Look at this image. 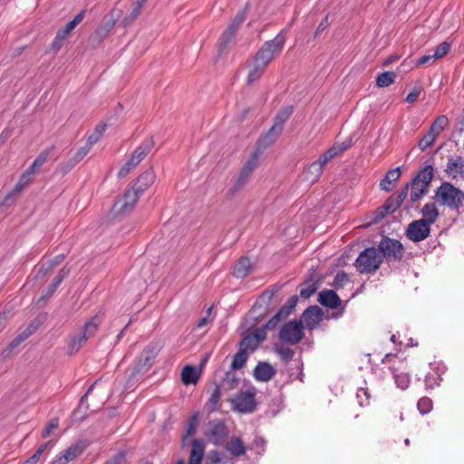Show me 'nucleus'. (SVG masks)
<instances>
[{"label":"nucleus","instance_id":"5fc2aeb1","mask_svg":"<svg viewBox=\"0 0 464 464\" xmlns=\"http://www.w3.org/2000/svg\"><path fill=\"white\" fill-rule=\"evenodd\" d=\"M147 0H137L130 15H129V22L134 21L140 14L144 5L146 4Z\"/></svg>","mask_w":464,"mask_h":464},{"label":"nucleus","instance_id":"f257e3e1","mask_svg":"<svg viewBox=\"0 0 464 464\" xmlns=\"http://www.w3.org/2000/svg\"><path fill=\"white\" fill-rule=\"evenodd\" d=\"M464 200V192L450 182H443L437 188L435 201L450 209L459 210Z\"/></svg>","mask_w":464,"mask_h":464},{"label":"nucleus","instance_id":"774afa93","mask_svg":"<svg viewBox=\"0 0 464 464\" xmlns=\"http://www.w3.org/2000/svg\"><path fill=\"white\" fill-rule=\"evenodd\" d=\"M421 92L420 88H414L406 97L405 101L409 103L416 102Z\"/></svg>","mask_w":464,"mask_h":464},{"label":"nucleus","instance_id":"f03ea898","mask_svg":"<svg viewBox=\"0 0 464 464\" xmlns=\"http://www.w3.org/2000/svg\"><path fill=\"white\" fill-rule=\"evenodd\" d=\"M285 43V30H282L274 39L266 41L259 51L256 53L254 60L266 65L274 60L275 56L279 54Z\"/></svg>","mask_w":464,"mask_h":464},{"label":"nucleus","instance_id":"3c124183","mask_svg":"<svg viewBox=\"0 0 464 464\" xmlns=\"http://www.w3.org/2000/svg\"><path fill=\"white\" fill-rule=\"evenodd\" d=\"M59 427V419L58 418H53L51 419L44 429L42 431V437L44 439L48 438L52 435L53 431Z\"/></svg>","mask_w":464,"mask_h":464},{"label":"nucleus","instance_id":"6e6d98bb","mask_svg":"<svg viewBox=\"0 0 464 464\" xmlns=\"http://www.w3.org/2000/svg\"><path fill=\"white\" fill-rule=\"evenodd\" d=\"M436 140L434 134L428 131L419 141L420 148L424 150L427 148L430 147Z\"/></svg>","mask_w":464,"mask_h":464},{"label":"nucleus","instance_id":"c85d7f7f","mask_svg":"<svg viewBox=\"0 0 464 464\" xmlns=\"http://www.w3.org/2000/svg\"><path fill=\"white\" fill-rule=\"evenodd\" d=\"M102 321V315L98 313L84 324L83 329H82L80 332L84 334L87 339L92 338L98 331Z\"/></svg>","mask_w":464,"mask_h":464},{"label":"nucleus","instance_id":"c03bdc74","mask_svg":"<svg viewBox=\"0 0 464 464\" xmlns=\"http://www.w3.org/2000/svg\"><path fill=\"white\" fill-rule=\"evenodd\" d=\"M258 345V341L255 336L252 335V334L246 335L240 342V349L246 351V353L247 351L256 350Z\"/></svg>","mask_w":464,"mask_h":464},{"label":"nucleus","instance_id":"dca6fc26","mask_svg":"<svg viewBox=\"0 0 464 464\" xmlns=\"http://www.w3.org/2000/svg\"><path fill=\"white\" fill-rule=\"evenodd\" d=\"M158 352L153 346H147L141 353L135 365L133 374L148 371L154 362Z\"/></svg>","mask_w":464,"mask_h":464},{"label":"nucleus","instance_id":"bf43d9fd","mask_svg":"<svg viewBox=\"0 0 464 464\" xmlns=\"http://www.w3.org/2000/svg\"><path fill=\"white\" fill-rule=\"evenodd\" d=\"M126 454L122 451L118 452L112 458L105 461L103 464H126Z\"/></svg>","mask_w":464,"mask_h":464},{"label":"nucleus","instance_id":"a211bd4d","mask_svg":"<svg viewBox=\"0 0 464 464\" xmlns=\"http://www.w3.org/2000/svg\"><path fill=\"white\" fill-rule=\"evenodd\" d=\"M225 450L233 458H239L246 454V447L240 437L232 436L223 444Z\"/></svg>","mask_w":464,"mask_h":464},{"label":"nucleus","instance_id":"cd10ccee","mask_svg":"<svg viewBox=\"0 0 464 464\" xmlns=\"http://www.w3.org/2000/svg\"><path fill=\"white\" fill-rule=\"evenodd\" d=\"M401 171L400 168H395L388 170L384 178L380 182V188L387 192L394 188V182L400 179Z\"/></svg>","mask_w":464,"mask_h":464},{"label":"nucleus","instance_id":"1a4fd4ad","mask_svg":"<svg viewBox=\"0 0 464 464\" xmlns=\"http://www.w3.org/2000/svg\"><path fill=\"white\" fill-rule=\"evenodd\" d=\"M204 434L209 442L221 446L228 438V428L224 420L215 419L208 422Z\"/></svg>","mask_w":464,"mask_h":464},{"label":"nucleus","instance_id":"37998d69","mask_svg":"<svg viewBox=\"0 0 464 464\" xmlns=\"http://www.w3.org/2000/svg\"><path fill=\"white\" fill-rule=\"evenodd\" d=\"M106 127L107 125L104 122L97 124L92 133L89 135L87 142L92 146L96 144L106 130Z\"/></svg>","mask_w":464,"mask_h":464},{"label":"nucleus","instance_id":"6ab92c4d","mask_svg":"<svg viewBox=\"0 0 464 464\" xmlns=\"http://www.w3.org/2000/svg\"><path fill=\"white\" fill-rule=\"evenodd\" d=\"M400 207L401 205L394 196H391L382 207L374 211L372 222L378 223L388 214L395 212Z\"/></svg>","mask_w":464,"mask_h":464},{"label":"nucleus","instance_id":"6e6552de","mask_svg":"<svg viewBox=\"0 0 464 464\" xmlns=\"http://www.w3.org/2000/svg\"><path fill=\"white\" fill-rule=\"evenodd\" d=\"M258 153L254 152L246 161L238 176L235 179L232 187L229 189V193L234 195L239 192L247 183L250 176L253 174L254 170L256 169L258 165Z\"/></svg>","mask_w":464,"mask_h":464},{"label":"nucleus","instance_id":"13d9d810","mask_svg":"<svg viewBox=\"0 0 464 464\" xmlns=\"http://www.w3.org/2000/svg\"><path fill=\"white\" fill-rule=\"evenodd\" d=\"M357 399L361 406L368 405L370 400V393L367 389L361 388L357 392Z\"/></svg>","mask_w":464,"mask_h":464},{"label":"nucleus","instance_id":"4468645a","mask_svg":"<svg viewBox=\"0 0 464 464\" xmlns=\"http://www.w3.org/2000/svg\"><path fill=\"white\" fill-rule=\"evenodd\" d=\"M88 442L85 440H79L72 444L66 450L61 451L50 464H67L77 457L81 456L88 447Z\"/></svg>","mask_w":464,"mask_h":464},{"label":"nucleus","instance_id":"ddd939ff","mask_svg":"<svg viewBox=\"0 0 464 464\" xmlns=\"http://www.w3.org/2000/svg\"><path fill=\"white\" fill-rule=\"evenodd\" d=\"M390 357L391 355H386V359ZM392 358L393 359V362L392 365L390 367V370L392 373L394 382L398 388L401 390H405L409 387L411 382L407 362L396 356H392Z\"/></svg>","mask_w":464,"mask_h":464},{"label":"nucleus","instance_id":"e2e57ef3","mask_svg":"<svg viewBox=\"0 0 464 464\" xmlns=\"http://www.w3.org/2000/svg\"><path fill=\"white\" fill-rule=\"evenodd\" d=\"M25 338H26V335L17 336L11 342V343L9 344V346L7 347V349L5 352H7L8 354L11 353L14 348L19 346L25 340Z\"/></svg>","mask_w":464,"mask_h":464},{"label":"nucleus","instance_id":"09e8293b","mask_svg":"<svg viewBox=\"0 0 464 464\" xmlns=\"http://www.w3.org/2000/svg\"><path fill=\"white\" fill-rule=\"evenodd\" d=\"M221 397L220 389L218 385L212 390L210 397L208 399L209 411H213L217 409Z\"/></svg>","mask_w":464,"mask_h":464},{"label":"nucleus","instance_id":"9d476101","mask_svg":"<svg viewBox=\"0 0 464 464\" xmlns=\"http://www.w3.org/2000/svg\"><path fill=\"white\" fill-rule=\"evenodd\" d=\"M304 337V325L301 321L293 320L285 324L279 331V339L282 343L295 345Z\"/></svg>","mask_w":464,"mask_h":464},{"label":"nucleus","instance_id":"2eb2a0df","mask_svg":"<svg viewBox=\"0 0 464 464\" xmlns=\"http://www.w3.org/2000/svg\"><path fill=\"white\" fill-rule=\"evenodd\" d=\"M430 233V227L424 220H414L411 222L406 229V237L412 242H420L426 239Z\"/></svg>","mask_w":464,"mask_h":464},{"label":"nucleus","instance_id":"864d4df0","mask_svg":"<svg viewBox=\"0 0 464 464\" xmlns=\"http://www.w3.org/2000/svg\"><path fill=\"white\" fill-rule=\"evenodd\" d=\"M239 379L236 376L234 372H227L223 379L224 385L227 389H233L238 384Z\"/></svg>","mask_w":464,"mask_h":464},{"label":"nucleus","instance_id":"49530a36","mask_svg":"<svg viewBox=\"0 0 464 464\" xmlns=\"http://www.w3.org/2000/svg\"><path fill=\"white\" fill-rule=\"evenodd\" d=\"M247 353L239 348V351L234 355L231 368L233 370L241 369L246 362Z\"/></svg>","mask_w":464,"mask_h":464},{"label":"nucleus","instance_id":"bb28decb","mask_svg":"<svg viewBox=\"0 0 464 464\" xmlns=\"http://www.w3.org/2000/svg\"><path fill=\"white\" fill-rule=\"evenodd\" d=\"M325 165L326 164L323 163L320 158L311 163L306 169L305 179L310 183L318 181Z\"/></svg>","mask_w":464,"mask_h":464},{"label":"nucleus","instance_id":"4be33fe9","mask_svg":"<svg viewBox=\"0 0 464 464\" xmlns=\"http://www.w3.org/2000/svg\"><path fill=\"white\" fill-rule=\"evenodd\" d=\"M276 372V369L271 364L260 362L254 370V377L257 381L266 382L275 376Z\"/></svg>","mask_w":464,"mask_h":464},{"label":"nucleus","instance_id":"2f4dec72","mask_svg":"<svg viewBox=\"0 0 464 464\" xmlns=\"http://www.w3.org/2000/svg\"><path fill=\"white\" fill-rule=\"evenodd\" d=\"M422 218H420V220H424L428 226H431L433 224L438 217H439V210L437 207L435 206V203H427L424 205L422 210Z\"/></svg>","mask_w":464,"mask_h":464},{"label":"nucleus","instance_id":"a18cd8bd","mask_svg":"<svg viewBox=\"0 0 464 464\" xmlns=\"http://www.w3.org/2000/svg\"><path fill=\"white\" fill-rule=\"evenodd\" d=\"M395 73L393 72H384L378 75L376 85L379 87H387L394 82Z\"/></svg>","mask_w":464,"mask_h":464},{"label":"nucleus","instance_id":"a19ab883","mask_svg":"<svg viewBox=\"0 0 464 464\" xmlns=\"http://www.w3.org/2000/svg\"><path fill=\"white\" fill-rule=\"evenodd\" d=\"M433 179V168L430 165L424 167L413 179L415 181H419L422 185L429 187L430 183Z\"/></svg>","mask_w":464,"mask_h":464},{"label":"nucleus","instance_id":"8fccbe9b","mask_svg":"<svg viewBox=\"0 0 464 464\" xmlns=\"http://www.w3.org/2000/svg\"><path fill=\"white\" fill-rule=\"evenodd\" d=\"M417 407L421 414H426L432 410L433 403L430 398L422 397L419 400Z\"/></svg>","mask_w":464,"mask_h":464},{"label":"nucleus","instance_id":"7ed1b4c3","mask_svg":"<svg viewBox=\"0 0 464 464\" xmlns=\"http://www.w3.org/2000/svg\"><path fill=\"white\" fill-rule=\"evenodd\" d=\"M155 143L152 137L144 140L132 152L129 160L121 166L118 172L119 178L126 177L133 169H135L142 160H144L151 151Z\"/></svg>","mask_w":464,"mask_h":464},{"label":"nucleus","instance_id":"f8f14e48","mask_svg":"<svg viewBox=\"0 0 464 464\" xmlns=\"http://www.w3.org/2000/svg\"><path fill=\"white\" fill-rule=\"evenodd\" d=\"M292 108H285L281 110L275 118V122L273 126L268 130V131L259 140V146L266 147L272 144L276 136L282 132L285 122L292 114Z\"/></svg>","mask_w":464,"mask_h":464},{"label":"nucleus","instance_id":"e433bc0d","mask_svg":"<svg viewBox=\"0 0 464 464\" xmlns=\"http://www.w3.org/2000/svg\"><path fill=\"white\" fill-rule=\"evenodd\" d=\"M442 371L439 367H434L425 376V385L427 389H434L439 386L442 378Z\"/></svg>","mask_w":464,"mask_h":464},{"label":"nucleus","instance_id":"72a5a7b5","mask_svg":"<svg viewBox=\"0 0 464 464\" xmlns=\"http://www.w3.org/2000/svg\"><path fill=\"white\" fill-rule=\"evenodd\" d=\"M251 270V263L249 258L241 257L234 266V276L237 278L246 277Z\"/></svg>","mask_w":464,"mask_h":464},{"label":"nucleus","instance_id":"58836bf2","mask_svg":"<svg viewBox=\"0 0 464 464\" xmlns=\"http://www.w3.org/2000/svg\"><path fill=\"white\" fill-rule=\"evenodd\" d=\"M411 187L410 198L412 203L418 201L420 198L423 197L425 192L427 191V187L420 183L419 181H415L414 179L409 184V188Z\"/></svg>","mask_w":464,"mask_h":464},{"label":"nucleus","instance_id":"a878e982","mask_svg":"<svg viewBox=\"0 0 464 464\" xmlns=\"http://www.w3.org/2000/svg\"><path fill=\"white\" fill-rule=\"evenodd\" d=\"M319 302L322 305L335 309L340 306L341 299L334 290H324L319 294Z\"/></svg>","mask_w":464,"mask_h":464},{"label":"nucleus","instance_id":"052dcab7","mask_svg":"<svg viewBox=\"0 0 464 464\" xmlns=\"http://www.w3.org/2000/svg\"><path fill=\"white\" fill-rule=\"evenodd\" d=\"M268 329L264 325L263 327H259L255 329L251 334L253 336L256 338L258 343H260L266 338Z\"/></svg>","mask_w":464,"mask_h":464},{"label":"nucleus","instance_id":"79ce46f5","mask_svg":"<svg viewBox=\"0 0 464 464\" xmlns=\"http://www.w3.org/2000/svg\"><path fill=\"white\" fill-rule=\"evenodd\" d=\"M247 10H248V4H246L245 5L243 10H241L240 12H238L236 14V16L232 19V21L229 23L227 27H229L230 29H232L233 31H235L237 33L238 28L240 27V25L243 24V22L246 19Z\"/></svg>","mask_w":464,"mask_h":464},{"label":"nucleus","instance_id":"680f3d73","mask_svg":"<svg viewBox=\"0 0 464 464\" xmlns=\"http://www.w3.org/2000/svg\"><path fill=\"white\" fill-rule=\"evenodd\" d=\"M70 269L67 267H63L54 277L53 282L52 284L55 285V286H59V285L63 281V279L69 275Z\"/></svg>","mask_w":464,"mask_h":464},{"label":"nucleus","instance_id":"0eeeda50","mask_svg":"<svg viewBox=\"0 0 464 464\" xmlns=\"http://www.w3.org/2000/svg\"><path fill=\"white\" fill-rule=\"evenodd\" d=\"M256 389L250 387L246 391H240L232 399L231 403L234 409L238 412L249 413L253 412L257 405L256 402Z\"/></svg>","mask_w":464,"mask_h":464},{"label":"nucleus","instance_id":"c9c22d12","mask_svg":"<svg viewBox=\"0 0 464 464\" xmlns=\"http://www.w3.org/2000/svg\"><path fill=\"white\" fill-rule=\"evenodd\" d=\"M199 378V373L192 365H186L181 372V381L184 384H196Z\"/></svg>","mask_w":464,"mask_h":464},{"label":"nucleus","instance_id":"412c9836","mask_svg":"<svg viewBox=\"0 0 464 464\" xmlns=\"http://www.w3.org/2000/svg\"><path fill=\"white\" fill-rule=\"evenodd\" d=\"M155 181V174L153 170L148 169L141 173L138 179H136L135 183L131 187L133 189H135L138 193L142 195L145 190H147Z\"/></svg>","mask_w":464,"mask_h":464},{"label":"nucleus","instance_id":"39448f33","mask_svg":"<svg viewBox=\"0 0 464 464\" xmlns=\"http://www.w3.org/2000/svg\"><path fill=\"white\" fill-rule=\"evenodd\" d=\"M49 151H42L31 166L21 175L17 184L13 189V192L5 198V202L8 203L9 199L13 195L20 193L25 187H27L33 180L37 169L41 168L49 157Z\"/></svg>","mask_w":464,"mask_h":464},{"label":"nucleus","instance_id":"f3484780","mask_svg":"<svg viewBox=\"0 0 464 464\" xmlns=\"http://www.w3.org/2000/svg\"><path fill=\"white\" fill-rule=\"evenodd\" d=\"M322 310L318 306H309L302 314L301 322L309 330H314L322 321Z\"/></svg>","mask_w":464,"mask_h":464},{"label":"nucleus","instance_id":"5701e85b","mask_svg":"<svg viewBox=\"0 0 464 464\" xmlns=\"http://www.w3.org/2000/svg\"><path fill=\"white\" fill-rule=\"evenodd\" d=\"M351 146V139L342 143H334L324 153L320 155L323 163L327 164L331 160L334 159Z\"/></svg>","mask_w":464,"mask_h":464},{"label":"nucleus","instance_id":"aec40b11","mask_svg":"<svg viewBox=\"0 0 464 464\" xmlns=\"http://www.w3.org/2000/svg\"><path fill=\"white\" fill-rule=\"evenodd\" d=\"M445 171L452 179L464 177V158L458 156L448 160Z\"/></svg>","mask_w":464,"mask_h":464},{"label":"nucleus","instance_id":"393cba45","mask_svg":"<svg viewBox=\"0 0 464 464\" xmlns=\"http://www.w3.org/2000/svg\"><path fill=\"white\" fill-rule=\"evenodd\" d=\"M296 297L292 298V304L290 306H283L280 310L265 324L268 330H274L278 324L285 319L291 313L292 308L295 305Z\"/></svg>","mask_w":464,"mask_h":464},{"label":"nucleus","instance_id":"b1692460","mask_svg":"<svg viewBox=\"0 0 464 464\" xmlns=\"http://www.w3.org/2000/svg\"><path fill=\"white\" fill-rule=\"evenodd\" d=\"M206 445L202 439H195L191 444V451L189 456V464H201Z\"/></svg>","mask_w":464,"mask_h":464},{"label":"nucleus","instance_id":"423d86ee","mask_svg":"<svg viewBox=\"0 0 464 464\" xmlns=\"http://www.w3.org/2000/svg\"><path fill=\"white\" fill-rule=\"evenodd\" d=\"M140 196L132 188L126 189L122 197L118 198L112 206L111 210L112 217L118 218L132 211Z\"/></svg>","mask_w":464,"mask_h":464},{"label":"nucleus","instance_id":"0e129e2a","mask_svg":"<svg viewBox=\"0 0 464 464\" xmlns=\"http://www.w3.org/2000/svg\"><path fill=\"white\" fill-rule=\"evenodd\" d=\"M223 454L217 450H211L208 459L213 464H220L222 462Z\"/></svg>","mask_w":464,"mask_h":464},{"label":"nucleus","instance_id":"de8ad7c7","mask_svg":"<svg viewBox=\"0 0 464 464\" xmlns=\"http://www.w3.org/2000/svg\"><path fill=\"white\" fill-rule=\"evenodd\" d=\"M275 352L280 357V359L282 361H284L285 362H290L295 355L294 350H292L288 347H285L283 345H276Z\"/></svg>","mask_w":464,"mask_h":464},{"label":"nucleus","instance_id":"9b49d317","mask_svg":"<svg viewBox=\"0 0 464 464\" xmlns=\"http://www.w3.org/2000/svg\"><path fill=\"white\" fill-rule=\"evenodd\" d=\"M377 249L382 259L386 258L387 261H400L404 252V247L399 240L387 237L380 241Z\"/></svg>","mask_w":464,"mask_h":464},{"label":"nucleus","instance_id":"7c9ffc66","mask_svg":"<svg viewBox=\"0 0 464 464\" xmlns=\"http://www.w3.org/2000/svg\"><path fill=\"white\" fill-rule=\"evenodd\" d=\"M88 339L80 331L73 334L68 342L67 349L70 354L76 353L87 343Z\"/></svg>","mask_w":464,"mask_h":464},{"label":"nucleus","instance_id":"20e7f679","mask_svg":"<svg viewBox=\"0 0 464 464\" xmlns=\"http://www.w3.org/2000/svg\"><path fill=\"white\" fill-rule=\"evenodd\" d=\"M382 263V256L376 247H368L361 252L355 261V267L361 274L374 273Z\"/></svg>","mask_w":464,"mask_h":464},{"label":"nucleus","instance_id":"4c0bfd02","mask_svg":"<svg viewBox=\"0 0 464 464\" xmlns=\"http://www.w3.org/2000/svg\"><path fill=\"white\" fill-rule=\"evenodd\" d=\"M266 69V65L256 62V60H253V63L251 65V68L248 72V75L246 78L247 83L251 84L256 80H258L263 75Z\"/></svg>","mask_w":464,"mask_h":464},{"label":"nucleus","instance_id":"338daca9","mask_svg":"<svg viewBox=\"0 0 464 464\" xmlns=\"http://www.w3.org/2000/svg\"><path fill=\"white\" fill-rule=\"evenodd\" d=\"M409 192V184H407L403 188H401L397 194L393 195L398 203L401 205L404 199L407 198Z\"/></svg>","mask_w":464,"mask_h":464},{"label":"nucleus","instance_id":"603ef678","mask_svg":"<svg viewBox=\"0 0 464 464\" xmlns=\"http://www.w3.org/2000/svg\"><path fill=\"white\" fill-rule=\"evenodd\" d=\"M450 44L448 42H442L440 44L435 50V53L432 54V57H435L436 60L444 57L450 50Z\"/></svg>","mask_w":464,"mask_h":464},{"label":"nucleus","instance_id":"c756f323","mask_svg":"<svg viewBox=\"0 0 464 464\" xmlns=\"http://www.w3.org/2000/svg\"><path fill=\"white\" fill-rule=\"evenodd\" d=\"M84 14L85 11L82 10L72 21L67 23L64 27L59 29L57 32L58 38L65 40L72 30L83 20Z\"/></svg>","mask_w":464,"mask_h":464},{"label":"nucleus","instance_id":"69168bd1","mask_svg":"<svg viewBox=\"0 0 464 464\" xmlns=\"http://www.w3.org/2000/svg\"><path fill=\"white\" fill-rule=\"evenodd\" d=\"M436 60L435 57H432V54H428V55H423L421 56L417 62H416V66L418 67H420V66H424L428 63H434Z\"/></svg>","mask_w":464,"mask_h":464},{"label":"nucleus","instance_id":"4d7b16f0","mask_svg":"<svg viewBox=\"0 0 464 464\" xmlns=\"http://www.w3.org/2000/svg\"><path fill=\"white\" fill-rule=\"evenodd\" d=\"M198 413L193 414L189 418V420L188 421V425H187V436H191L195 433V431L198 428Z\"/></svg>","mask_w":464,"mask_h":464},{"label":"nucleus","instance_id":"473e14b6","mask_svg":"<svg viewBox=\"0 0 464 464\" xmlns=\"http://www.w3.org/2000/svg\"><path fill=\"white\" fill-rule=\"evenodd\" d=\"M236 32L227 27V29L222 33L218 39V54L222 55L227 52V47L229 44L233 41L236 35Z\"/></svg>","mask_w":464,"mask_h":464},{"label":"nucleus","instance_id":"f704fd0d","mask_svg":"<svg viewBox=\"0 0 464 464\" xmlns=\"http://www.w3.org/2000/svg\"><path fill=\"white\" fill-rule=\"evenodd\" d=\"M92 147V145L86 142V144L83 147L78 149L74 156L66 164V167L63 168V171L67 172L72 168H73L77 163H79L90 152Z\"/></svg>","mask_w":464,"mask_h":464},{"label":"nucleus","instance_id":"ea45409f","mask_svg":"<svg viewBox=\"0 0 464 464\" xmlns=\"http://www.w3.org/2000/svg\"><path fill=\"white\" fill-rule=\"evenodd\" d=\"M450 121L446 115L437 117L432 122L429 131L437 138L449 125Z\"/></svg>","mask_w":464,"mask_h":464}]
</instances>
